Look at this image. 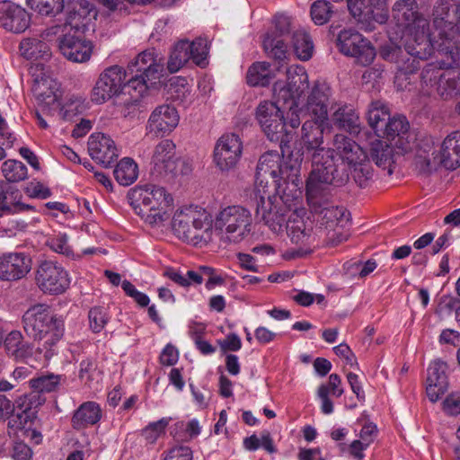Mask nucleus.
<instances>
[{
	"label": "nucleus",
	"mask_w": 460,
	"mask_h": 460,
	"mask_svg": "<svg viewBox=\"0 0 460 460\" xmlns=\"http://www.w3.org/2000/svg\"><path fill=\"white\" fill-rule=\"evenodd\" d=\"M404 50L394 44L381 48L380 56L396 66L394 85L397 90H411V82L420 68L418 59L429 58L434 50L438 51V44L441 42L438 34L431 31L427 19H420L409 26L403 35Z\"/></svg>",
	"instance_id": "nucleus-1"
},
{
	"label": "nucleus",
	"mask_w": 460,
	"mask_h": 460,
	"mask_svg": "<svg viewBox=\"0 0 460 460\" xmlns=\"http://www.w3.org/2000/svg\"><path fill=\"white\" fill-rule=\"evenodd\" d=\"M332 170L326 169L332 172V179L326 181H319V190L322 184L343 185L349 180V174L356 183L365 187L371 179L373 171L367 153L353 139L343 135L336 134L332 140Z\"/></svg>",
	"instance_id": "nucleus-2"
},
{
	"label": "nucleus",
	"mask_w": 460,
	"mask_h": 460,
	"mask_svg": "<svg viewBox=\"0 0 460 460\" xmlns=\"http://www.w3.org/2000/svg\"><path fill=\"white\" fill-rule=\"evenodd\" d=\"M327 121H318L315 119L305 120L301 128V142L311 161L312 171L306 180V195L308 199H313L319 193V181H326L331 179L332 172L325 171L332 170V151L323 145V131Z\"/></svg>",
	"instance_id": "nucleus-3"
},
{
	"label": "nucleus",
	"mask_w": 460,
	"mask_h": 460,
	"mask_svg": "<svg viewBox=\"0 0 460 460\" xmlns=\"http://www.w3.org/2000/svg\"><path fill=\"white\" fill-rule=\"evenodd\" d=\"M22 322L24 331L29 336L42 341L36 351L43 354V358L48 363L57 354V344L64 335L63 317L51 314L44 305H35L24 313Z\"/></svg>",
	"instance_id": "nucleus-4"
},
{
	"label": "nucleus",
	"mask_w": 460,
	"mask_h": 460,
	"mask_svg": "<svg viewBox=\"0 0 460 460\" xmlns=\"http://www.w3.org/2000/svg\"><path fill=\"white\" fill-rule=\"evenodd\" d=\"M131 195L133 209L146 224L161 227L170 219L173 198L164 187L155 184L137 186Z\"/></svg>",
	"instance_id": "nucleus-5"
},
{
	"label": "nucleus",
	"mask_w": 460,
	"mask_h": 460,
	"mask_svg": "<svg viewBox=\"0 0 460 460\" xmlns=\"http://www.w3.org/2000/svg\"><path fill=\"white\" fill-rule=\"evenodd\" d=\"M287 80H279L273 84V97L277 102H281L284 108L288 109L287 119H284L286 129H296L301 124V115L305 113L301 108V99L308 88V75L300 66H290L287 69ZM289 137L293 138L292 131Z\"/></svg>",
	"instance_id": "nucleus-6"
},
{
	"label": "nucleus",
	"mask_w": 460,
	"mask_h": 460,
	"mask_svg": "<svg viewBox=\"0 0 460 460\" xmlns=\"http://www.w3.org/2000/svg\"><path fill=\"white\" fill-rule=\"evenodd\" d=\"M460 4L452 0H442L434 8L433 28L441 42L438 44V54L445 56L444 64L450 66L460 58V41L457 40L460 27Z\"/></svg>",
	"instance_id": "nucleus-7"
},
{
	"label": "nucleus",
	"mask_w": 460,
	"mask_h": 460,
	"mask_svg": "<svg viewBox=\"0 0 460 460\" xmlns=\"http://www.w3.org/2000/svg\"><path fill=\"white\" fill-rule=\"evenodd\" d=\"M288 148V146H286L282 154L278 151L266 152L259 159L256 169L258 179L270 177L274 183V190L280 186L282 181L296 188L302 184L300 172L304 153L301 150L291 151L287 161H284V154Z\"/></svg>",
	"instance_id": "nucleus-8"
},
{
	"label": "nucleus",
	"mask_w": 460,
	"mask_h": 460,
	"mask_svg": "<svg viewBox=\"0 0 460 460\" xmlns=\"http://www.w3.org/2000/svg\"><path fill=\"white\" fill-rule=\"evenodd\" d=\"M440 60L427 64L420 75V92L430 96L438 93L442 99L447 100L460 94V70L455 68L460 58L450 66L444 64L445 56H439Z\"/></svg>",
	"instance_id": "nucleus-9"
},
{
	"label": "nucleus",
	"mask_w": 460,
	"mask_h": 460,
	"mask_svg": "<svg viewBox=\"0 0 460 460\" xmlns=\"http://www.w3.org/2000/svg\"><path fill=\"white\" fill-rule=\"evenodd\" d=\"M252 212L241 205L220 208L212 220L219 239L227 243H239L247 238L252 233Z\"/></svg>",
	"instance_id": "nucleus-10"
},
{
	"label": "nucleus",
	"mask_w": 460,
	"mask_h": 460,
	"mask_svg": "<svg viewBox=\"0 0 460 460\" xmlns=\"http://www.w3.org/2000/svg\"><path fill=\"white\" fill-rule=\"evenodd\" d=\"M211 227L210 214L199 206L180 208L172 218L173 234L180 240L194 245L206 242Z\"/></svg>",
	"instance_id": "nucleus-11"
},
{
	"label": "nucleus",
	"mask_w": 460,
	"mask_h": 460,
	"mask_svg": "<svg viewBox=\"0 0 460 460\" xmlns=\"http://www.w3.org/2000/svg\"><path fill=\"white\" fill-rule=\"evenodd\" d=\"M125 71L128 77L125 86L142 96L148 88V83L152 84L162 75L164 58L154 49H146L131 60Z\"/></svg>",
	"instance_id": "nucleus-12"
},
{
	"label": "nucleus",
	"mask_w": 460,
	"mask_h": 460,
	"mask_svg": "<svg viewBox=\"0 0 460 460\" xmlns=\"http://www.w3.org/2000/svg\"><path fill=\"white\" fill-rule=\"evenodd\" d=\"M281 102L263 101L256 108V119L270 141H279L282 152L291 141L290 132L286 129Z\"/></svg>",
	"instance_id": "nucleus-13"
},
{
	"label": "nucleus",
	"mask_w": 460,
	"mask_h": 460,
	"mask_svg": "<svg viewBox=\"0 0 460 460\" xmlns=\"http://www.w3.org/2000/svg\"><path fill=\"white\" fill-rule=\"evenodd\" d=\"M295 194L292 196L291 203H288L287 195L281 197H268L267 200L262 199V204L257 205L256 213L261 216L264 224L274 234H281L284 232L288 215L294 209V197L299 196Z\"/></svg>",
	"instance_id": "nucleus-14"
},
{
	"label": "nucleus",
	"mask_w": 460,
	"mask_h": 460,
	"mask_svg": "<svg viewBox=\"0 0 460 460\" xmlns=\"http://www.w3.org/2000/svg\"><path fill=\"white\" fill-rule=\"evenodd\" d=\"M337 47L341 53L354 58L356 62L362 66L371 64L376 55L372 43L352 29H345L339 32Z\"/></svg>",
	"instance_id": "nucleus-15"
},
{
	"label": "nucleus",
	"mask_w": 460,
	"mask_h": 460,
	"mask_svg": "<svg viewBox=\"0 0 460 460\" xmlns=\"http://www.w3.org/2000/svg\"><path fill=\"white\" fill-rule=\"evenodd\" d=\"M35 279L39 288L49 295L63 294L71 283L67 270L52 261H44L39 265Z\"/></svg>",
	"instance_id": "nucleus-16"
},
{
	"label": "nucleus",
	"mask_w": 460,
	"mask_h": 460,
	"mask_svg": "<svg viewBox=\"0 0 460 460\" xmlns=\"http://www.w3.org/2000/svg\"><path fill=\"white\" fill-rule=\"evenodd\" d=\"M128 72L118 65L107 67L102 72L93 88L92 101L102 104L119 94L125 87Z\"/></svg>",
	"instance_id": "nucleus-17"
},
{
	"label": "nucleus",
	"mask_w": 460,
	"mask_h": 460,
	"mask_svg": "<svg viewBox=\"0 0 460 460\" xmlns=\"http://www.w3.org/2000/svg\"><path fill=\"white\" fill-rule=\"evenodd\" d=\"M97 11L88 0H80L67 6L66 22L63 25H56L48 30L47 35L57 34L67 30L84 31L92 19H95Z\"/></svg>",
	"instance_id": "nucleus-18"
},
{
	"label": "nucleus",
	"mask_w": 460,
	"mask_h": 460,
	"mask_svg": "<svg viewBox=\"0 0 460 460\" xmlns=\"http://www.w3.org/2000/svg\"><path fill=\"white\" fill-rule=\"evenodd\" d=\"M305 215L306 210L301 205V198L294 197V209L288 215L285 230L296 244H311L314 239L312 234V222L305 219Z\"/></svg>",
	"instance_id": "nucleus-19"
},
{
	"label": "nucleus",
	"mask_w": 460,
	"mask_h": 460,
	"mask_svg": "<svg viewBox=\"0 0 460 460\" xmlns=\"http://www.w3.org/2000/svg\"><path fill=\"white\" fill-rule=\"evenodd\" d=\"M243 142L234 133L222 135L214 148V163L220 171H229L234 168L241 158Z\"/></svg>",
	"instance_id": "nucleus-20"
},
{
	"label": "nucleus",
	"mask_w": 460,
	"mask_h": 460,
	"mask_svg": "<svg viewBox=\"0 0 460 460\" xmlns=\"http://www.w3.org/2000/svg\"><path fill=\"white\" fill-rule=\"evenodd\" d=\"M290 18L285 14H277L274 18V31L268 32L263 39V49L267 55L277 60L286 58L287 44L282 37L290 32Z\"/></svg>",
	"instance_id": "nucleus-21"
},
{
	"label": "nucleus",
	"mask_w": 460,
	"mask_h": 460,
	"mask_svg": "<svg viewBox=\"0 0 460 460\" xmlns=\"http://www.w3.org/2000/svg\"><path fill=\"white\" fill-rule=\"evenodd\" d=\"M331 96V87L323 81L314 83L306 102L301 106L305 113H308L312 119L318 121L328 120V105Z\"/></svg>",
	"instance_id": "nucleus-22"
},
{
	"label": "nucleus",
	"mask_w": 460,
	"mask_h": 460,
	"mask_svg": "<svg viewBox=\"0 0 460 460\" xmlns=\"http://www.w3.org/2000/svg\"><path fill=\"white\" fill-rule=\"evenodd\" d=\"M31 270V260L25 252L0 254V280L16 281L23 279Z\"/></svg>",
	"instance_id": "nucleus-23"
},
{
	"label": "nucleus",
	"mask_w": 460,
	"mask_h": 460,
	"mask_svg": "<svg viewBox=\"0 0 460 460\" xmlns=\"http://www.w3.org/2000/svg\"><path fill=\"white\" fill-rule=\"evenodd\" d=\"M58 48L66 59L75 63L88 61L93 51L91 41L70 34L68 31H65L64 35L58 39Z\"/></svg>",
	"instance_id": "nucleus-24"
},
{
	"label": "nucleus",
	"mask_w": 460,
	"mask_h": 460,
	"mask_svg": "<svg viewBox=\"0 0 460 460\" xmlns=\"http://www.w3.org/2000/svg\"><path fill=\"white\" fill-rule=\"evenodd\" d=\"M179 120L180 116L173 106L161 105L152 111L146 129L156 136H164L171 133L177 127Z\"/></svg>",
	"instance_id": "nucleus-25"
},
{
	"label": "nucleus",
	"mask_w": 460,
	"mask_h": 460,
	"mask_svg": "<svg viewBox=\"0 0 460 460\" xmlns=\"http://www.w3.org/2000/svg\"><path fill=\"white\" fill-rule=\"evenodd\" d=\"M0 22L7 31L23 32L31 22V16L27 11L10 1L0 2Z\"/></svg>",
	"instance_id": "nucleus-26"
},
{
	"label": "nucleus",
	"mask_w": 460,
	"mask_h": 460,
	"mask_svg": "<svg viewBox=\"0 0 460 460\" xmlns=\"http://www.w3.org/2000/svg\"><path fill=\"white\" fill-rule=\"evenodd\" d=\"M90 156L104 166L111 165L119 156L114 141L103 133H93L88 139Z\"/></svg>",
	"instance_id": "nucleus-27"
},
{
	"label": "nucleus",
	"mask_w": 460,
	"mask_h": 460,
	"mask_svg": "<svg viewBox=\"0 0 460 460\" xmlns=\"http://www.w3.org/2000/svg\"><path fill=\"white\" fill-rule=\"evenodd\" d=\"M447 363L439 359L432 361L428 367L426 393L432 402L438 401L447 390Z\"/></svg>",
	"instance_id": "nucleus-28"
},
{
	"label": "nucleus",
	"mask_w": 460,
	"mask_h": 460,
	"mask_svg": "<svg viewBox=\"0 0 460 460\" xmlns=\"http://www.w3.org/2000/svg\"><path fill=\"white\" fill-rule=\"evenodd\" d=\"M175 161L174 143L170 139L160 141L152 157L155 171L160 175L172 172L176 168Z\"/></svg>",
	"instance_id": "nucleus-29"
},
{
	"label": "nucleus",
	"mask_w": 460,
	"mask_h": 460,
	"mask_svg": "<svg viewBox=\"0 0 460 460\" xmlns=\"http://www.w3.org/2000/svg\"><path fill=\"white\" fill-rule=\"evenodd\" d=\"M439 164L447 170L460 166V130L448 134L439 150Z\"/></svg>",
	"instance_id": "nucleus-30"
},
{
	"label": "nucleus",
	"mask_w": 460,
	"mask_h": 460,
	"mask_svg": "<svg viewBox=\"0 0 460 460\" xmlns=\"http://www.w3.org/2000/svg\"><path fill=\"white\" fill-rule=\"evenodd\" d=\"M409 122L406 117L402 115L394 116L385 124V128L378 134V137H385L389 141H395V145L402 151L407 150L404 146L405 142L408 143Z\"/></svg>",
	"instance_id": "nucleus-31"
},
{
	"label": "nucleus",
	"mask_w": 460,
	"mask_h": 460,
	"mask_svg": "<svg viewBox=\"0 0 460 460\" xmlns=\"http://www.w3.org/2000/svg\"><path fill=\"white\" fill-rule=\"evenodd\" d=\"M102 416L101 406L93 401L82 403L71 419L73 429L81 430L98 423Z\"/></svg>",
	"instance_id": "nucleus-32"
},
{
	"label": "nucleus",
	"mask_w": 460,
	"mask_h": 460,
	"mask_svg": "<svg viewBox=\"0 0 460 460\" xmlns=\"http://www.w3.org/2000/svg\"><path fill=\"white\" fill-rule=\"evenodd\" d=\"M4 345L8 356L17 361L29 362L32 358L33 348L23 340V336L19 331H13L8 333Z\"/></svg>",
	"instance_id": "nucleus-33"
},
{
	"label": "nucleus",
	"mask_w": 460,
	"mask_h": 460,
	"mask_svg": "<svg viewBox=\"0 0 460 460\" xmlns=\"http://www.w3.org/2000/svg\"><path fill=\"white\" fill-rule=\"evenodd\" d=\"M394 18L405 27L414 25L420 19H425L418 12L416 0H398L392 8Z\"/></svg>",
	"instance_id": "nucleus-34"
},
{
	"label": "nucleus",
	"mask_w": 460,
	"mask_h": 460,
	"mask_svg": "<svg viewBox=\"0 0 460 460\" xmlns=\"http://www.w3.org/2000/svg\"><path fill=\"white\" fill-rule=\"evenodd\" d=\"M32 92L37 100L46 106L58 102V84L50 77L35 78Z\"/></svg>",
	"instance_id": "nucleus-35"
},
{
	"label": "nucleus",
	"mask_w": 460,
	"mask_h": 460,
	"mask_svg": "<svg viewBox=\"0 0 460 460\" xmlns=\"http://www.w3.org/2000/svg\"><path fill=\"white\" fill-rule=\"evenodd\" d=\"M370 155L375 164L386 170L388 174L393 173L394 163V147L384 140L376 139L371 143Z\"/></svg>",
	"instance_id": "nucleus-36"
},
{
	"label": "nucleus",
	"mask_w": 460,
	"mask_h": 460,
	"mask_svg": "<svg viewBox=\"0 0 460 460\" xmlns=\"http://www.w3.org/2000/svg\"><path fill=\"white\" fill-rule=\"evenodd\" d=\"M333 124L349 133H358L359 131V117L355 109L350 105L340 106L332 114Z\"/></svg>",
	"instance_id": "nucleus-37"
},
{
	"label": "nucleus",
	"mask_w": 460,
	"mask_h": 460,
	"mask_svg": "<svg viewBox=\"0 0 460 460\" xmlns=\"http://www.w3.org/2000/svg\"><path fill=\"white\" fill-rule=\"evenodd\" d=\"M274 74L267 62H255L247 71L246 82L251 86H267L270 84Z\"/></svg>",
	"instance_id": "nucleus-38"
},
{
	"label": "nucleus",
	"mask_w": 460,
	"mask_h": 460,
	"mask_svg": "<svg viewBox=\"0 0 460 460\" xmlns=\"http://www.w3.org/2000/svg\"><path fill=\"white\" fill-rule=\"evenodd\" d=\"M389 119H391L390 111L385 102L374 101L370 103L367 111V121L376 136L385 128Z\"/></svg>",
	"instance_id": "nucleus-39"
},
{
	"label": "nucleus",
	"mask_w": 460,
	"mask_h": 460,
	"mask_svg": "<svg viewBox=\"0 0 460 460\" xmlns=\"http://www.w3.org/2000/svg\"><path fill=\"white\" fill-rule=\"evenodd\" d=\"M19 49L22 56L26 59H47L50 56L48 45L44 41L34 38L22 40Z\"/></svg>",
	"instance_id": "nucleus-40"
},
{
	"label": "nucleus",
	"mask_w": 460,
	"mask_h": 460,
	"mask_svg": "<svg viewBox=\"0 0 460 460\" xmlns=\"http://www.w3.org/2000/svg\"><path fill=\"white\" fill-rule=\"evenodd\" d=\"M113 173L120 185L128 186L137 179L138 167L133 159L125 157L118 163Z\"/></svg>",
	"instance_id": "nucleus-41"
},
{
	"label": "nucleus",
	"mask_w": 460,
	"mask_h": 460,
	"mask_svg": "<svg viewBox=\"0 0 460 460\" xmlns=\"http://www.w3.org/2000/svg\"><path fill=\"white\" fill-rule=\"evenodd\" d=\"M190 48L189 40H180L174 45L167 62L171 73L178 72L190 59Z\"/></svg>",
	"instance_id": "nucleus-42"
},
{
	"label": "nucleus",
	"mask_w": 460,
	"mask_h": 460,
	"mask_svg": "<svg viewBox=\"0 0 460 460\" xmlns=\"http://www.w3.org/2000/svg\"><path fill=\"white\" fill-rule=\"evenodd\" d=\"M26 5L40 16L55 17L65 9L64 0H25Z\"/></svg>",
	"instance_id": "nucleus-43"
},
{
	"label": "nucleus",
	"mask_w": 460,
	"mask_h": 460,
	"mask_svg": "<svg viewBox=\"0 0 460 460\" xmlns=\"http://www.w3.org/2000/svg\"><path fill=\"white\" fill-rule=\"evenodd\" d=\"M63 376L54 373H41L30 379V386L38 393H52L58 389Z\"/></svg>",
	"instance_id": "nucleus-44"
},
{
	"label": "nucleus",
	"mask_w": 460,
	"mask_h": 460,
	"mask_svg": "<svg viewBox=\"0 0 460 460\" xmlns=\"http://www.w3.org/2000/svg\"><path fill=\"white\" fill-rule=\"evenodd\" d=\"M317 212V210L315 209ZM318 213L330 226L336 225L346 226L350 221V213L343 207L330 206L321 208Z\"/></svg>",
	"instance_id": "nucleus-45"
},
{
	"label": "nucleus",
	"mask_w": 460,
	"mask_h": 460,
	"mask_svg": "<svg viewBox=\"0 0 460 460\" xmlns=\"http://www.w3.org/2000/svg\"><path fill=\"white\" fill-rule=\"evenodd\" d=\"M292 43L294 51L299 59L306 61L312 58L314 44L306 32L295 31L292 36Z\"/></svg>",
	"instance_id": "nucleus-46"
},
{
	"label": "nucleus",
	"mask_w": 460,
	"mask_h": 460,
	"mask_svg": "<svg viewBox=\"0 0 460 460\" xmlns=\"http://www.w3.org/2000/svg\"><path fill=\"white\" fill-rule=\"evenodd\" d=\"M85 110V99L82 95L68 94L64 104L60 107V115L65 120H71Z\"/></svg>",
	"instance_id": "nucleus-47"
},
{
	"label": "nucleus",
	"mask_w": 460,
	"mask_h": 460,
	"mask_svg": "<svg viewBox=\"0 0 460 460\" xmlns=\"http://www.w3.org/2000/svg\"><path fill=\"white\" fill-rule=\"evenodd\" d=\"M2 172L4 177L10 182L23 181L28 176L26 165L21 161L9 159L3 163Z\"/></svg>",
	"instance_id": "nucleus-48"
},
{
	"label": "nucleus",
	"mask_w": 460,
	"mask_h": 460,
	"mask_svg": "<svg viewBox=\"0 0 460 460\" xmlns=\"http://www.w3.org/2000/svg\"><path fill=\"white\" fill-rule=\"evenodd\" d=\"M332 13V6L325 0H318L311 6V17L317 25H323L328 22Z\"/></svg>",
	"instance_id": "nucleus-49"
},
{
	"label": "nucleus",
	"mask_w": 460,
	"mask_h": 460,
	"mask_svg": "<svg viewBox=\"0 0 460 460\" xmlns=\"http://www.w3.org/2000/svg\"><path fill=\"white\" fill-rule=\"evenodd\" d=\"M89 326L94 333L101 332L109 322L108 311L103 306H93L88 313Z\"/></svg>",
	"instance_id": "nucleus-50"
},
{
	"label": "nucleus",
	"mask_w": 460,
	"mask_h": 460,
	"mask_svg": "<svg viewBox=\"0 0 460 460\" xmlns=\"http://www.w3.org/2000/svg\"><path fill=\"white\" fill-rule=\"evenodd\" d=\"M168 424L169 420L166 418L151 422L142 430V436L147 443L154 444L164 433Z\"/></svg>",
	"instance_id": "nucleus-51"
},
{
	"label": "nucleus",
	"mask_w": 460,
	"mask_h": 460,
	"mask_svg": "<svg viewBox=\"0 0 460 460\" xmlns=\"http://www.w3.org/2000/svg\"><path fill=\"white\" fill-rule=\"evenodd\" d=\"M190 54H191L190 59L199 66H205L207 64V56L208 53L207 47V40L201 38H199L191 42H190Z\"/></svg>",
	"instance_id": "nucleus-52"
},
{
	"label": "nucleus",
	"mask_w": 460,
	"mask_h": 460,
	"mask_svg": "<svg viewBox=\"0 0 460 460\" xmlns=\"http://www.w3.org/2000/svg\"><path fill=\"white\" fill-rule=\"evenodd\" d=\"M270 177H262L261 180L258 179V174L256 173L255 179V197L258 199L257 205L262 204V199L267 200V198L270 197H278L273 194L274 183L271 181V184L269 182Z\"/></svg>",
	"instance_id": "nucleus-53"
},
{
	"label": "nucleus",
	"mask_w": 460,
	"mask_h": 460,
	"mask_svg": "<svg viewBox=\"0 0 460 460\" xmlns=\"http://www.w3.org/2000/svg\"><path fill=\"white\" fill-rule=\"evenodd\" d=\"M121 287L126 295L133 298L139 306L145 307L149 305L150 299L148 296L143 292L138 291L129 280H123Z\"/></svg>",
	"instance_id": "nucleus-54"
},
{
	"label": "nucleus",
	"mask_w": 460,
	"mask_h": 460,
	"mask_svg": "<svg viewBox=\"0 0 460 460\" xmlns=\"http://www.w3.org/2000/svg\"><path fill=\"white\" fill-rule=\"evenodd\" d=\"M163 460H192V450L188 446H175L163 454Z\"/></svg>",
	"instance_id": "nucleus-55"
},
{
	"label": "nucleus",
	"mask_w": 460,
	"mask_h": 460,
	"mask_svg": "<svg viewBox=\"0 0 460 460\" xmlns=\"http://www.w3.org/2000/svg\"><path fill=\"white\" fill-rule=\"evenodd\" d=\"M97 371V365L93 358L83 359L79 364L78 377L84 384H89Z\"/></svg>",
	"instance_id": "nucleus-56"
},
{
	"label": "nucleus",
	"mask_w": 460,
	"mask_h": 460,
	"mask_svg": "<svg viewBox=\"0 0 460 460\" xmlns=\"http://www.w3.org/2000/svg\"><path fill=\"white\" fill-rule=\"evenodd\" d=\"M25 192L31 198L45 199L51 196L49 187L38 181H30L25 187Z\"/></svg>",
	"instance_id": "nucleus-57"
},
{
	"label": "nucleus",
	"mask_w": 460,
	"mask_h": 460,
	"mask_svg": "<svg viewBox=\"0 0 460 460\" xmlns=\"http://www.w3.org/2000/svg\"><path fill=\"white\" fill-rule=\"evenodd\" d=\"M48 244L55 252L69 254L71 249L68 245V238L66 234H58L48 240Z\"/></svg>",
	"instance_id": "nucleus-58"
},
{
	"label": "nucleus",
	"mask_w": 460,
	"mask_h": 460,
	"mask_svg": "<svg viewBox=\"0 0 460 460\" xmlns=\"http://www.w3.org/2000/svg\"><path fill=\"white\" fill-rule=\"evenodd\" d=\"M370 5L378 12L375 13L372 11V16L375 22L379 24L386 22L388 19V4L387 0H369Z\"/></svg>",
	"instance_id": "nucleus-59"
},
{
	"label": "nucleus",
	"mask_w": 460,
	"mask_h": 460,
	"mask_svg": "<svg viewBox=\"0 0 460 460\" xmlns=\"http://www.w3.org/2000/svg\"><path fill=\"white\" fill-rule=\"evenodd\" d=\"M179 359V351L178 349L172 346V344H167L161 355H160V362L164 366H173L177 363Z\"/></svg>",
	"instance_id": "nucleus-60"
},
{
	"label": "nucleus",
	"mask_w": 460,
	"mask_h": 460,
	"mask_svg": "<svg viewBox=\"0 0 460 460\" xmlns=\"http://www.w3.org/2000/svg\"><path fill=\"white\" fill-rule=\"evenodd\" d=\"M376 426L372 422H368L362 427L359 433V440L363 441L365 445L369 447L370 444L374 442L375 438H376Z\"/></svg>",
	"instance_id": "nucleus-61"
},
{
	"label": "nucleus",
	"mask_w": 460,
	"mask_h": 460,
	"mask_svg": "<svg viewBox=\"0 0 460 460\" xmlns=\"http://www.w3.org/2000/svg\"><path fill=\"white\" fill-rule=\"evenodd\" d=\"M219 345L223 351H238L242 348V341L237 334L230 333L219 341Z\"/></svg>",
	"instance_id": "nucleus-62"
},
{
	"label": "nucleus",
	"mask_w": 460,
	"mask_h": 460,
	"mask_svg": "<svg viewBox=\"0 0 460 460\" xmlns=\"http://www.w3.org/2000/svg\"><path fill=\"white\" fill-rule=\"evenodd\" d=\"M318 396L321 400V410L324 414L333 412V403L329 398V388L327 386H319Z\"/></svg>",
	"instance_id": "nucleus-63"
},
{
	"label": "nucleus",
	"mask_w": 460,
	"mask_h": 460,
	"mask_svg": "<svg viewBox=\"0 0 460 460\" xmlns=\"http://www.w3.org/2000/svg\"><path fill=\"white\" fill-rule=\"evenodd\" d=\"M31 456L32 451L28 445L22 442L15 443L13 454L14 460H31Z\"/></svg>",
	"instance_id": "nucleus-64"
}]
</instances>
